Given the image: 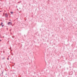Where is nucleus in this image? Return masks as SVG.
<instances>
[{
	"label": "nucleus",
	"instance_id": "4",
	"mask_svg": "<svg viewBox=\"0 0 77 77\" xmlns=\"http://www.w3.org/2000/svg\"><path fill=\"white\" fill-rule=\"evenodd\" d=\"M13 13H14V12H11V14H13Z\"/></svg>",
	"mask_w": 77,
	"mask_h": 77
},
{
	"label": "nucleus",
	"instance_id": "22",
	"mask_svg": "<svg viewBox=\"0 0 77 77\" xmlns=\"http://www.w3.org/2000/svg\"><path fill=\"white\" fill-rule=\"evenodd\" d=\"M10 21H11V20H9Z\"/></svg>",
	"mask_w": 77,
	"mask_h": 77
},
{
	"label": "nucleus",
	"instance_id": "10",
	"mask_svg": "<svg viewBox=\"0 0 77 77\" xmlns=\"http://www.w3.org/2000/svg\"><path fill=\"white\" fill-rule=\"evenodd\" d=\"M9 58H8L7 60H9Z\"/></svg>",
	"mask_w": 77,
	"mask_h": 77
},
{
	"label": "nucleus",
	"instance_id": "8",
	"mask_svg": "<svg viewBox=\"0 0 77 77\" xmlns=\"http://www.w3.org/2000/svg\"><path fill=\"white\" fill-rule=\"evenodd\" d=\"M11 55H12V56H13V55H14V54H11Z\"/></svg>",
	"mask_w": 77,
	"mask_h": 77
},
{
	"label": "nucleus",
	"instance_id": "12",
	"mask_svg": "<svg viewBox=\"0 0 77 77\" xmlns=\"http://www.w3.org/2000/svg\"><path fill=\"white\" fill-rule=\"evenodd\" d=\"M2 11H0V12H2Z\"/></svg>",
	"mask_w": 77,
	"mask_h": 77
},
{
	"label": "nucleus",
	"instance_id": "16",
	"mask_svg": "<svg viewBox=\"0 0 77 77\" xmlns=\"http://www.w3.org/2000/svg\"><path fill=\"white\" fill-rule=\"evenodd\" d=\"M17 11H19V10H18V9H17Z\"/></svg>",
	"mask_w": 77,
	"mask_h": 77
},
{
	"label": "nucleus",
	"instance_id": "5",
	"mask_svg": "<svg viewBox=\"0 0 77 77\" xmlns=\"http://www.w3.org/2000/svg\"><path fill=\"white\" fill-rule=\"evenodd\" d=\"M4 59H5V57H4V58H2V60H4Z\"/></svg>",
	"mask_w": 77,
	"mask_h": 77
},
{
	"label": "nucleus",
	"instance_id": "14",
	"mask_svg": "<svg viewBox=\"0 0 77 77\" xmlns=\"http://www.w3.org/2000/svg\"><path fill=\"white\" fill-rule=\"evenodd\" d=\"M11 29H10V32H11Z\"/></svg>",
	"mask_w": 77,
	"mask_h": 77
},
{
	"label": "nucleus",
	"instance_id": "13",
	"mask_svg": "<svg viewBox=\"0 0 77 77\" xmlns=\"http://www.w3.org/2000/svg\"><path fill=\"white\" fill-rule=\"evenodd\" d=\"M3 73V72H2V74Z\"/></svg>",
	"mask_w": 77,
	"mask_h": 77
},
{
	"label": "nucleus",
	"instance_id": "3",
	"mask_svg": "<svg viewBox=\"0 0 77 77\" xmlns=\"http://www.w3.org/2000/svg\"><path fill=\"white\" fill-rule=\"evenodd\" d=\"M3 23V22H1V25H2Z\"/></svg>",
	"mask_w": 77,
	"mask_h": 77
},
{
	"label": "nucleus",
	"instance_id": "23",
	"mask_svg": "<svg viewBox=\"0 0 77 77\" xmlns=\"http://www.w3.org/2000/svg\"><path fill=\"white\" fill-rule=\"evenodd\" d=\"M7 29H8V28H7Z\"/></svg>",
	"mask_w": 77,
	"mask_h": 77
},
{
	"label": "nucleus",
	"instance_id": "2",
	"mask_svg": "<svg viewBox=\"0 0 77 77\" xmlns=\"http://www.w3.org/2000/svg\"><path fill=\"white\" fill-rule=\"evenodd\" d=\"M5 16L6 18H8V14H5Z\"/></svg>",
	"mask_w": 77,
	"mask_h": 77
},
{
	"label": "nucleus",
	"instance_id": "11",
	"mask_svg": "<svg viewBox=\"0 0 77 77\" xmlns=\"http://www.w3.org/2000/svg\"><path fill=\"white\" fill-rule=\"evenodd\" d=\"M5 14V13H4L3 14ZM3 16H4V15H3Z\"/></svg>",
	"mask_w": 77,
	"mask_h": 77
},
{
	"label": "nucleus",
	"instance_id": "6",
	"mask_svg": "<svg viewBox=\"0 0 77 77\" xmlns=\"http://www.w3.org/2000/svg\"><path fill=\"white\" fill-rule=\"evenodd\" d=\"M21 3V2H18V3Z\"/></svg>",
	"mask_w": 77,
	"mask_h": 77
},
{
	"label": "nucleus",
	"instance_id": "19",
	"mask_svg": "<svg viewBox=\"0 0 77 77\" xmlns=\"http://www.w3.org/2000/svg\"><path fill=\"white\" fill-rule=\"evenodd\" d=\"M16 8H17V6H16Z\"/></svg>",
	"mask_w": 77,
	"mask_h": 77
},
{
	"label": "nucleus",
	"instance_id": "15",
	"mask_svg": "<svg viewBox=\"0 0 77 77\" xmlns=\"http://www.w3.org/2000/svg\"><path fill=\"white\" fill-rule=\"evenodd\" d=\"M1 41H2V40H0V42Z\"/></svg>",
	"mask_w": 77,
	"mask_h": 77
},
{
	"label": "nucleus",
	"instance_id": "9",
	"mask_svg": "<svg viewBox=\"0 0 77 77\" xmlns=\"http://www.w3.org/2000/svg\"><path fill=\"white\" fill-rule=\"evenodd\" d=\"M4 25H2V27H4Z\"/></svg>",
	"mask_w": 77,
	"mask_h": 77
},
{
	"label": "nucleus",
	"instance_id": "1",
	"mask_svg": "<svg viewBox=\"0 0 77 77\" xmlns=\"http://www.w3.org/2000/svg\"><path fill=\"white\" fill-rule=\"evenodd\" d=\"M12 24V22H9L8 23V25H10L11 26Z\"/></svg>",
	"mask_w": 77,
	"mask_h": 77
},
{
	"label": "nucleus",
	"instance_id": "7",
	"mask_svg": "<svg viewBox=\"0 0 77 77\" xmlns=\"http://www.w3.org/2000/svg\"><path fill=\"white\" fill-rule=\"evenodd\" d=\"M3 52L4 53H5V51H4Z\"/></svg>",
	"mask_w": 77,
	"mask_h": 77
},
{
	"label": "nucleus",
	"instance_id": "17",
	"mask_svg": "<svg viewBox=\"0 0 77 77\" xmlns=\"http://www.w3.org/2000/svg\"><path fill=\"white\" fill-rule=\"evenodd\" d=\"M19 9H21V8H19Z\"/></svg>",
	"mask_w": 77,
	"mask_h": 77
},
{
	"label": "nucleus",
	"instance_id": "20",
	"mask_svg": "<svg viewBox=\"0 0 77 77\" xmlns=\"http://www.w3.org/2000/svg\"><path fill=\"white\" fill-rule=\"evenodd\" d=\"M8 57H9V56H8Z\"/></svg>",
	"mask_w": 77,
	"mask_h": 77
},
{
	"label": "nucleus",
	"instance_id": "21",
	"mask_svg": "<svg viewBox=\"0 0 77 77\" xmlns=\"http://www.w3.org/2000/svg\"><path fill=\"white\" fill-rule=\"evenodd\" d=\"M0 75H1V74H0Z\"/></svg>",
	"mask_w": 77,
	"mask_h": 77
},
{
	"label": "nucleus",
	"instance_id": "18",
	"mask_svg": "<svg viewBox=\"0 0 77 77\" xmlns=\"http://www.w3.org/2000/svg\"><path fill=\"white\" fill-rule=\"evenodd\" d=\"M4 37H5L4 36H3V38H4Z\"/></svg>",
	"mask_w": 77,
	"mask_h": 77
}]
</instances>
